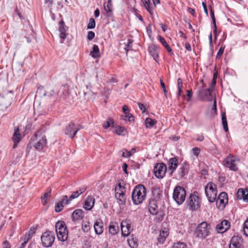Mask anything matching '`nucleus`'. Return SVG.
<instances>
[{
    "mask_svg": "<svg viewBox=\"0 0 248 248\" xmlns=\"http://www.w3.org/2000/svg\"><path fill=\"white\" fill-rule=\"evenodd\" d=\"M94 229L96 234H101L104 231L103 223L102 221L99 219H97L94 223Z\"/></svg>",
    "mask_w": 248,
    "mask_h": 248,
    "instance_id": "4be33fe9",
    "label": "nucleus"
},
{
    "mask_svg": "<svg viewBox=\"0 0 248 248\" xmlns=\"http://www.w3.org/2000/svg\"><path fill=\"white\" fill-rule=\"evenodd\" d=\"M213 90L209 88L206 89H202L199 92L200 96L203 101H210L212 99V93Z\"/></svg>",
    "mask_w": 248,
    "mask_h": 248,
    "instance_id": "ddd939ff",
    "label": "nucleus"
},
{
    "mask_svg": "<svg viewBox=\"0 0 248 248\" xmlns=\"http://www.w3.org/2000/svg\"><path fill=\"white\" fill-rule=\"evenodd\" d=\"M46 144V139L45 136L40 137L39 140L35 143L34 148L38 151H41Z\"/></svg>",
    "mask_w": 248,
    "mask_h": 248,
    "instance_id": "5701e85b",
    "label": "nucleus"
},
{
    "mask_svg": "<svg viewBox=\"0 0 248 248\" xmlns=\"http://www.w3.org/2000/svg\"><path fill=\"white\" fill-rule=\"evenodd\" d=\"M186 191L182 186H176L173 191V199L176 203L180 205L183 203L186 199Z\"/></svg>",
    "mask_w": 248,
    "mask_h": 248,
    "instance_id": "7ed1b4c3",
    "label": "nucleus"
},
{
    "mask_svg": "<svg viewBox=\"0 0 248 248\" xmlns=\"http://www.w3.org/2000/svg\"><path fill=\"white\" fill-rule=\"evenodd\" d=\"M12 139L14 142L13 147V148H16L17 147V144L21 140V135L20 133V130L18 126L15 127L14 132Z\"/></svg>",
    "mask_w": 248,
    "mask_h": 248,
    "instance_id": "2eb2a0df",
    "label": "nucleus"
},
{
    "mask_svg": "<svg viewBox=\"0 0 248 248\" xmlns=\"http://www.w3.org/2000/svg\"><path fill=\"white\" fill-rule=\"evenodd\" d=\"M72 216L73 220H80L84 217V213L82 209H76L72 213Z\"/></svg>",
    "mask_w": 248,
    "mask_h": 248,
    "instance_id": "b1692460",
    "label": "nucleus"
},
{
    "mask_svg": "<svg viewBox=\"0 0 248 248\" xmlns=\"http://www.w3.org/2000/svg\"><path fill=\"white\" fill-rule=\"evenodd\" d=\"M158 50L159 47L154 44L150 45L148 48L150 55L156 62L158 61Z\"/></svg>",
    "mask_w": 248,
    "mask_h": 248,
    "instance_id": "a211bd4d",
    "label": "nucleus"
},
{
    "mask_svg": "<svg viewBox=\"0 0 248 248\" xmlns=\"http://www.w3.org/2000/svg\"><path fill=\"white\" fill-rule=\"evenodd\" d=\"M108 231L109 233L114 235L116 234L119 231V227L116 222H111L108 227Z\"/></svg>",
    "mask_w": 248,
    "mask_h": 248,
    "instance_id": "bb28decb",
    "label": "nucleus"
},
{
    "mask_svg": "<svg viewBox=\"0 0 248 248\" xmlns=\"http://www.w3.org/2000/svg\"><path fill=\"white\" fill-rule=\"evenodd\" d=\"M237 197L238 199L243 200L246 202H248V192L243 189L240 188L237 192Z\"/></svg>",
    "mask_w": 248,
    "mask_h": 248,
    "instance_id": "393cba45",
    "label": "nucleus"
},
{
    "mask_svg": "<svg viewBox=\"0 0 248 248\" xmlns=\"http://www.w3.org/2000/svg\"><path fill=\"white\" fill-rule=\"evenodd\" d=\"M228 199L226 193L221 192L217 199L216 203L217 206L221 209L224 208L226 204L228 203Z\"/></svg>",
    "mask_w": 248,
    "mask_h": 248,
    "instance_id": "f8f14e48",
    "label": "nucleus"
},
{
    "mask_svg": "<svg viewBox=\"0 0 248 248\" xmlns=\"http://www.w3.org/2000/svg\"><path fill=\"white\" fill-rule=\"evenodd\" d=\"M124 182L121 180L115 186V195L120 205L124 204V186L122 185Z\"/></svg>",
    "mask_w": 248,
    "mask_h": 248,
    "instance_id": "0eeeda50",
    "label": "nucleus"
},
{
    "mask_svg": "<svg viewBox=\"0 0 248 248\" xmlns=\"http://www.w3.org/2000/svg\"><path fill=\"white\" fill-rule=\"evenodd\" d=\"M57 236L59 240L64 242L68 238V231L58 233Z\"/></svg>",
    "mask_w": 248,
    "mask_h": 248,
    "instance_id": "f704fd0d",
    "label": "nucleus"
},
{
    "mask_svg": "<svg viewBox=\"0 0 248 248\" xmlns=\"http://www.w3.org/2000/svg\"><path fill=\"white\" fill-rule=\"evenodd\" d=\"M216 78H217V76L214 73V74L213 80H212V82L211 84V85L210 86V87H209L210 88H212V90H214L215 86L216 84Z\"/></svg>",
    "mask_w": 248,
    "mask_h": 248,
    "instance_id": "4d7b16f0",
    "label": "nucleus"
},
{
    "mask_svg": "<svg viewBox=\"0 0 248 248\" xmlns=\"http://www.w3.org/2000/svg\"><path fill=\"white\" fill-rule=\"evenodd\" d=\"M210 15H211V17L212 19L213 23L214 25V32L215 33V36H216V32H217V25H216V19H215V15H214V13L213 10L212 9L211 10Z\"/></svg>",
    "mask_w": 248,
    "mask_h": 248,
    "instance_id": "a18cd8bd",
    "label": "nucleus"
},
{
    "mask_svg": "<svg viewBox=\"0 0 248 248\" xmlns=\"http://www.w3.org/2000/svg\"><path fill=\"white\" fill-rule=\"evenodd\" d=\"M230 227V222L227 220H223L217 225L216 229L219 233H223L228 230Z\"/></svg>",
    "mask_w": 248,
    "mask_h": 248,
    "instance_id": "f3484780",
    "label": "nucleus"
},
{
    "mask_svg": "<svg viewBox=\"0 0 248 248\" xmlns=\"http://www.w3.org/2000/svg\"><path fill=\"white\" fill-rule=\"evenodd\" d=\"M188 167L186 162L183 163L178 170V176L180 178L183 177L187 173Z\"/></svg>",
    "mask_w": 248,
    "mask_h": 248,
    "instance_id": "cd10ccee",
    "label": "nucleus"
},
{
    "mask_svg": "<svg viewBox=\"0 0 248 248\" xmlns=\"http://www.w3.org/2000/svg\"><path fill=\"white\" fill-rule=\"evenodd\" d=\"M242 240L238 236H233L230 241V248H240L241 246Z\"/></svg>",
    "mask_w": 248,
    "mask_h": 248,
    "instance_id": "6ab92c4d",
    "label": "nucleus"
},
{
    "mask_svg": "<svg viewBox=\"0 0 248 248\" xmlns=\"http://www.w3.org/2000/svg\"><path fill=\"white\" fill-rule=\"evenodd\" d=\"M82 230L84 232H87L90 230L89 223H87L85 224H82Z\"/></svg>",
    "mask_w": 248,
    "mask_h": 248,
    "instance_id": "5fc2aeb1",
    "label": "nucleus"
},
{
    "mask_svg": "<svg viewBox=\"0 0 248 248\" xmlns=\"http://www.w3.org/2000/svg\"><path fill=\"white\" fill-rule=\"evenodd\" d=\"M64 205L62 204V202H59L57 203L55 207V210L56 212H59L61 211Z\"/></svg>",
    "mask_w": 248,
    "mask_h": 248,
    "instance_id": "3c124183",
    "label": "nucleus"
},
{
    "mask_svg": "<svg viewBox=\"0 0 248 248\" xmlns=\"http://www.w3.org/2000/svg\"><path fill=\"white\" fill-rule=\"evenodd\" d=\"M90 55L93 58H99L100 53L98 46L96 45H93L92 50L90 51Z\"/></svg>",
    "mask_w": 248,
    "mask_h": 248,
    "instance_id": "c756f323",
    "label": "nucleus"
},
{
    "mask_svg": "<svg viewBox=\"0 0 248 248\" xmlns=\"http://www.w3.org/2000/svg\"><path fill=\"white\" fill-rule=\"evenodd\" d=\"M221 118L223 128L226 132H227L228 131V127L225 112L222 113Z\"/></svg>",
    "mask_w": 248,
    "mask_h": 248,
    "instance_id": "c9c22d12",
    "label": "nucleus"
},
{
    "mask_svg": "<svg viewBox=\"0 0 248 248\" xmlns=\"http://www.w3.org/2000/svg\"><path fill=\"white\" fill-rule=\"evenodd\" d=\"M172 248H187V247L183 242H177L173 244Z\"/></svg>",
    "mask_w": 248,
    "mask_h": 248,
    "instance_id": "49530a36",
    "label": "nucleus"
},
{
    "mask_svg": "<svg viewBox=\"0 0 248 248\" xmlns=\"http://www.w3.org/2000/svg\"><path fill=\"white\" fill-rule=\"evenodd\" d=\"M206 196L210 202H213L217 199V191L216 186L213 183H209L205 187Z\"/></svg>",
    "mask_w": 248,
    "mask_h": 248,
    "instance_id": "20e7f679",
    "label": "nucleus"
},
{
    "mask_svg": "<svg viewBox=\"0 0 248 248\" xmlns=\"http://www.w3.org/2000/svg\"><path fill=\"white\" fill-rule=\"evenodd\" d=\"M110 126L115 127L114 122L113 119L109 118L106 122H105L103 124V127L105 129H107Z\"/></svg>",
    "mask_w": 248,
    "mask_h": 248,
    "instance_id": "a19ab883",
    "label": "nucleus"
},
{
    "mask_svg": "<svg viewBox=\"0 0 248 248\" xmlns=\"http://www.w3.org/2000/svg\"><path fill=\"white\" fill-rule=\"evenodd\" d=\"M156 121L150 118H147L145 120V124L147 128L153 127L155 124Z\"/></svg>",
    "mask_w": 248,
    "mask_h": 248,
    "instance_id": "58836bf2",
    "label": "nucleus"
},
{
    "mask_svg": "<svg viewBox=\"0 0 248 248\" xmlns=\"http://www.w3.org/2000/svg\"><path fill=\"white\" fill-rule=\"evenodd\" d=\"M141 1L147 11L151 15H153L154 13V10L150 0H141Z\"/></svg>",
    "mask_w": 248,
    "mask_h": 248,
    "instance_id": "2f4dec72",
    "label": "nucleus"
},
{
    "mask_svg": "<svg viewBox=\"0 0 248 248\" xmlns=\"http://www.w3.org/2000/svg\"><path fill=\"white\" fill-rule=\"evenodd\" d=\"M14 97L13 91L4 92L0 95V107L2 109L6 108L10 106Z\"/></svg>",
    "mask_w": 248,
    "mask_h": 248,
    "instance_id": "39448f33",
    "label": "nucleus"
},
{
    "mask_svg": "<svg viewBox=\"0 0 248 248\" xmlns=\"http://www.w3.org/2000/svg\"><path fill=\"white\" fill-rule=\"evenodd\" d=\"M138 106L139 108L142 111V112H144L146 111V108L143 104L141 103H138Z\"/></svg>",
    "mask_w": 248,
    "mask_h": 248,
    "instance_id": "0e129e2a",
    "label": "nucleus"
},
{
    "mask_svg": "<svg viewBox=\"0 0 248 248\" xmlns=\"http://www.w3.org/2000/svg\"><path fill=\"white\" fill-rule=\"evenodd\" d=\"M193 154L196 156H198L200 153V149L198 147H195L192 150Z\"/></svg>",
    "mask_w": 248,
    "mask_h": 248,
    "instance_id": "052dcab7",
    "label": "nucleus"
},
{
    "mask_svg": "<svg viewBox=\"0 0 248 248\" xmlns=\"http://www.w3.org/2000/svg\"><path fill=\"white\" fill-rule=\"evenodd\" d=\"M243 232L246 236H248V218L244 223Z\"/></svg>",
    "mask_w": 248,
    "mask_h": 248,
    "instance_id": "09e8293b",
    "label": "nucleus"
},
{
    "mask_svg": "<svg viewBox=\"0 0 248 248\" xmlns=\"http://www.w3.org/2000/svg\"><path fill=\"white\" fill-rule=\"evenodd\" d=\"M148 210L150 213L153 215H155L157 214L158 208L155 200L152 199L149 201Z\"/></svg>",
    "mask_w": 248,
    "mask_h": 248,
    "instance_id": "aec40b11",
    "label": "nucleus"
},
{
    "mask_svg": "<svg viewBox=\"0 0 248 248\" xmlns=\"http://www.w3.org/2000/svg\"><path fill=\"white\" fill-rule=\"evenodd\" d=\"M189 208L192 210H195L200 207V199L198 196L191 195L187 201Z\"/></svg>",
    "mask_w": 248,
    "mask_h": 248,
    "instance_id": "9b49d317",
    "label": "nucleus"
},
{
    "mask_svg": "<svg viewBox=\"0 0 248 248\" xmlns=\"http://www.w3.org/2000/svg\"><path fill=\"white\" fill-rule=\"evenodd\" d=\"M87 91L84 92V98L85 100L88 101L90 99L94 98V94L90 90L88 89L87 87Z\"/></svg>",
    "mask_w": 248,
    "mask_h": 248,
    "instance_id": "4c0bfd02",
    "label": "nucleus"
},
{
    "mask_svg": "<svg viewBox=\"0 0 248 248\" xmlns=\"http://www.w3.org/2000/svg\"><path fill=\"white\" fill-rule=\"evenodd\" d=\"M167 167L164 163L157 164L154 167L155 176L158 178H162L165 175Z\"/></svg>",
    "mask_w": 248,
    "mask_h": 248,
    "instance_id": "1a4fd4ad",
    "label": "nucleus"
},
{
    "mask_svg": "<svg viewBox=\"0 0 248 248\" xmlns=\"http://www.w3.org/2000/svg\"><path fill=\"white\" fill-rule=\"evenodd\" d=\"M71 200H70V197L69 199H68V197L67 196L65 195L63 196V198L60 202H62V204H68L70 203V201Z\"/></svg>",
    "mask_w": 248,
    "mask_h": 248,
    "instance_id": "864d4df0",
    "label": "nucleus"
},
{
    "mask_svg": "<svg viewBox=\"0 0 248 248\" xmlns=\"http://www.w3.org/2000/svg\"><path fill=\"white\" fill-rule=\"evenodd\" d=\"M136 149L135 148H132L130 151L125 150V157H130L136 153Z\"/></svg>",
    "mask_w": 248,
    "mask_h": 248,
    "instance_id": "de8ad7c7",
    "label": "nucleus"
},
{
    "mask_svg": "<svg viewBox=\"0 0 248 248\" xmlns=\"http://www.w3.org/2000/svg\"><path fill=\"white\" fill-rule=\"evenodd\" d=\"M59 31L60 32V38L64 39L66 37V34L65 33L66 29L65 28V24L63 21L62 20L59 22Z\"/></svg>",
    "mask_w": 248,
    "mask_h": 248,
    "instance_id": "c85d7f7f",
    "label": "nucleus"
},
{
    "mask_svg": "<svg viewBox=\"0 0 248 248\" xmlns=\"http://www.w3.org/2000/svg\"><path fill=\"white\" fill-rule=\"evenodd\" d=\"M183 88V80L181 78H179L177 79V88Z\"/></svg>",
    "mask_w": 248,
    "mask_h": 248,
    "instance_id": "e2e57ef3",
    "label": "nucleus"
},
{
    "mask_svg": "<svg viewBox=\"0 0 248 248\" xmlns=\"http://www.w3.org/2000/svg\"><path fill=\"white\" fill-rule=\"evenodd\" d=\"M55 239L54 233L50 231H46L43 233L41 237L42 245L46 248L51 247L54 243Z\"/></svg>",
    "mask_w": 248,
    "mask_h": 248,
    "instance_id": "423d86ee",
    "label": "nucleus"
},
{
    "mask_svg": "<svg viewBox=\"0 0 248 248\" xmlns=\"http://www.w3.org/2000/svg\"><path fill=\"white\" fill-rule=\"evenodd\" d=\"M86 188L85 187H80L77 190L73 192L70 196V200H72L75 198H78L79 195L85 191Z\"/></svg>",
    "mask_w": 248,
    "mask_h": 248,
    "instance_id": "7c9ffc66",
    "label": "nucleus"
},
{
    "mask_svg": "<svg viewBox=\"0 0 248 248\" xmlns=\"http://www.w3.org/2000/svg\"><path fill=\"white\" fill-rule=\"evenodd\" d=\"M56 233L67 231L65 223L62 221H58L55 224Z\"/></svg>",
    "mask_w": 248,
    "mask_h": 248,
    "instance_id": "a878e982",
    "label": "nucleus"
},
{
    "mask_svg": "<svg viewBox=\"0 0 248 248\" xmlns=\"http://www.w3.org/2000/svg\"><path fill=\"white\" fill-rule=\"evenodd\" d=\"M3 248H11V246L7 240L3 243Z\"/></svg>",
    "mask_w": 248,
    "mask_h": 248,
    "instance_id": "338daca9",
    "label": "nucleus"
},
{
    "mask_svg": "<svg viewBox=\"0 0 248 248\" xmlns=\"http://www.w3.org/2000/svg\"><path fill=\"white\" fill-rule=\"evenodd\" d=\"M152 193L154 199L156 201V199L160 198L161 195V192L160 189L157 187H154L153 188Z\"/></svg>",
    "mask_w": 248,
    "mask_h": 248,
    "instance_id": "37998d69",
    "label": "nucleus"
},
{
    "mask_svg": "<svg viewBox=\"0 0 248 248\" xmlns=\"http://www.w3.org/2000/svg\"><path fill=\"white\" fill-rule=\"evenodd\" d=\"M128 44L127 46V47L125 48V50H126L127 52H128L129 50V48H130L132 46V44L133 42V41L130 39H128Z\"/></svg>",
    "mask_w": 248,
    "mask_h": 248,
    "instance_id": "680f3d73",
    "label": "nucleus"
},
{
    "mask_svg": "<svg viewBox=\"0 0 248 248\" xmlns=\"http://www.w3.org/2000/svg\"><path fill=\"white\" fill-rule=\"evenodd\" d=\"M104 10L109 13V15L111 13L112 4L111 0H108L107 3H105L104 4Z\"/></svg>",
    "mask_w": 248,
    "mask_h": 248,
    "instance_id": "79ce46f5",
    "label": "nucleus"
},
{
    "mask_svg": "<svg viewBox=\"0 0 248 248\" xmlns=\"http://www.w3.org/2000/svg\"><path fill=\"white\" fill-rule=\"evenodd\" d=\"M210 226L206 222H202L198 225L195 231L197 238L203 239L210 233Z\"/></svg>",
    "mask_w": 248,
    "mask_h": 248,
    "instance_id": "f03ea898",
    "label": "nucleus"
},
{
    "mask_svg": "<svg viewBox=\"0 0 248 248\" xmlns=\"http://www.w3.org/2000/svg\"><path fill=\"white\" fill-rule=\"evenodd\" d=\"M146 190L142 185L137 186L134 189L132 194V199L134 204L138 205L141 203L145 199Z\"/></svg>",
    "mask_w": 248,
    "mask_h": 248,
    "instance_id": "f257e3e1",
    "label": "nucleus"
},
{
    "mask_svg": "<svg viewBox=\"0 0 248 248\" xmlns=\"http://www.w3.org/2000/svg\"><path fill=\"white\" fill-rule=\"evenodd\" d=\"M158 40L160 41V42L165 47V48L167 49L168 51L170 53L172 52V50L170 46H169V45L167 44L165 40L161 36H159L158 37Z\"/></svg>",
    "mask_w": 248,
    "mask_h": 248,
    "instance_id": "e433bc0d",
    "label": "nucleus"
},
{
    "mask_svg": "<svg viewBox=\"0 0 248 248\" xmlns=\"http://www.w3.org/2000/svg\"><path fill=\"white\" fill-rule=\"evenodd\" d=\"M235 160L231 156H228L225 159L224 165L230 169V170L233 171L237 170V167L235 163Z\"/></svg>",
    "mask_w": 248,
    "mask_h": 248,
    "instance_id": "dca6fc26",
    "label": "nucleus"
},
{
    "mask_svg": "<svg viewBox=\"0 0 248 248\" xmlns=\"http://www.w3.org/2000/svg\"><path fill=\"white\" fill-rule=\"evenodd\" d=\"M35 232V228L31 227L28 232V235L31 237Z\"/></svg>",
    "mask_w": 248,
    "mask_h": 248,
    "instance_id": "69168bd1",
    "label": "nucleus"
},
{
    "mask_svg": "<svg viewBox=\"0 0 248 248\" xmlns=\"http://www.w3.org/2000/svg\"><path fill=\"white\" fill-rule=\"evenodd\" d=\"M95 26V22L94 19L90 18L89 20V22L87 25L88 29H93Z\"/></svg>",
    "mask_w": 248,
    "mask_h": 248,
    "instance_id": "8fccbe9b",
    "label": "nucleus"
},
{
    "mask_svg": "<svg viewBox=\"0 0 248 248\" xmlns=\"http://www.w3.org/2000/svg\"><path fill=\"white\" fill-rule=\"evenodd\" d=\"M125 222H126V227L127 230V233H125V237H126L127 235H128L130 233V232L133 231V228L131 221L129 220Z\"/></svg>",
    "mask_w": 248,
    "mask_h": 248,
    "instance_id": "c03bdc74",
    "label": "nucleus"
},
{
    "mask_svg": "<svg viewBox=\"0 0 248 248\" xmlns=\"http://www.w3.org/2000/svg\"><path fill=\"white\" fill-rule=\"evenodd\" d=\"M124 128L120 126H115L114 132L118 135H121L123 132Z\"/></svg>",
    "mask_w": 248,
    "mask_h": 248,
    "instance_id": "603ef678",
    "label": "nucleus"
},
{
    "mask_svg": "<svg viewBox=\"0 0 248 248\" xmlns=\"http://www.w3.org/2000/svg\"><path fill=\"white\" fill-rule=\"evenodd\" d=\"M81 126L73 123H70L65 128V134L73 139L76 134L81 128Z\"/></svg>",
    "mask_w": 248,
    "mask_h": 248,
    "instance_id": "6e6552de",
    "label": "nucleus"
},
{
    "mask_svg": "<svg viewBox=\"0 0 248 248\" xmlns=\"http://www.w3.org/2000/svg\"><path fill=\"white\" fill-rule=\"evenodd\" d=\"M224 48L225 47L221 46L217 53V58H219L221 57L224 52Z\"/></svg>",
    "mask_w": 248,
    "mask_h": 248,
    "instance_id": "13d9d810",
    "label": "nucleus"
},
{
    "mask_svg": "<svg viewBox=\"0 0 248 248\" xmlns=\"http://www.w3.org/2000/svg\"><path fill=\"white\" fill-rule=\"evenodd\" d=\"M95 36V33L92 31H89L88 32L87 38L89 40H92Z\"/></svg>",
    "mask_w": 248,
    "mask_h": 248,
    "instance_id": "bf43d9fd",
    "label": "nucleus"
},
{
    "mask_svg": "<svg viewBox=\"0 0 248 248\" xmlns=\"http://www.w3.org/2000/svg\"><path fill=\"white\" fill-rule=\"evenodd\" d=\"M169 234V229L167 228H162L159 232H156L155 237L157 241V244H163Z\"/></svg>",
    "mask_w": 248,
    "mask_h": 248,
    "instance_id": "9d476101",
    "label": "nucleus"
},
{
    "mask_svg": "<svg viewBox=\"0 0 248 248\" xmlns=\"http://www.w3.org/2000/svg\"><path fill=\"white\" fill-rule=\"evenodd\" d=\"M160 85L161 86V88L163 91V92L165 94L166 98H167V91L166 89L165 83L163 82V80L162 79L160 80Z\"/></svg>",
    "mask_w": 248,
    "mask_h": 248,
    "instance_id": "6e6d98bb",
    "label": "nucleus"
},
{
    "mask_svg": "<svg viewBox=\"0 0 248 248\" xmlns=\"http://www.w3.org/2000/svg\"><path fill=\"white\" fill-rule=\"evenodd\" d=\"M95 199L92 196H89L84 202L83 207L87 210H91L94 206Z\"/></svg>",
    "mask_w": 248,
    "mask_h": 248,
    "instance_id": "412c9836",
    "label": "nucleus"
},
{
    "mask_svg": "<svg viewBox=\"0 0 248 248\" xmlns=\"http://www.w3.org/2000/svg\"><path fill=\"white\" fill-rule=\"evenodd\" d=\"M187 11L193 16H195V11L194 9L189 7L188 8Z\"/></svg>",
    "mask_w": 248,
    "mask_h": 248,
    "instance_id": "774afa93",
    "label": "nucleus"
},
{
    "mask_svg": "<svg viewBox=\"0 0 248 248\" xmlns=\"http://www.w3.org/2000/svg\"><path fill=\"white\" fill-rule=\"evenodd\" d=\"M178 160L177 157H173L170 158L167 163V166L169 171H170V175L176 170L178 167Z\"/></svg>",
    "mask_w": 248,
    "mask_h": 248,
    "instance_id": "4468645a",
    "label": "nucleus"
},
{
    "mask_svg": "<svg viewBox=\"0 0 248 248\" xmlns=\"http://www.w3.org/2000/svg\"><path fill=\"white\" fill-rule=\"evenodd\" d=\"M125 121H128L130 123L134 122V117L133 115L128 112V108L125 105Z\"/></svg>",
    "mask_w": 248,
    "mask_h": 248,
    "instance_id": "72a5a7b5",
    "label": "nucleus"
},
{
    "mask_svg": "<svg viewBox=\"0 0 248 248\" xmlns=\"http://www.w3.org/2000/svg\"><path fill=\"white\" fill-rule=\"evenodd\" d=\"M51 193V189L47 188L46 192L44 193L43 196L41 197L42 202L43 205L46 204L48 199L50 197Z\"/></svg>",
    "mask_w": 248,
    "mask_h": 248,
    "instance_id": "473e14b6",
    "label": "nucleus"
},
{
    "mask_svg": "<svg viewBox=\"0 0 248 248\" xmlns=\"http://www.w3.org/2000/svg\"><path fill=\"white\" fill-rule=\"evenodd\" d=\"M127 243L131 248H136L138 246V242L134 238H129L127 240Z\"/></svg>",
    "mask_w": 248,
    "mask_h": 248,
    "instance_id": "ea45409f",
    "label": "nucleus"
}]
</instances>
